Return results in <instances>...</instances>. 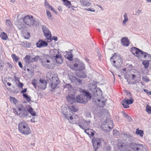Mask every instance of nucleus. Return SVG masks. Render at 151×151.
I'll list each match as a JSON object with an SVG mask.
<instances>
[{
    "instance_id": "nucleus-35",
    "label": "nucleus",
    "mask_w": 151,
    "mask_h": 151,
    "mask_svg": "<svg viewBox=\"0 0 151 151\" xmlns=\"http://www.w3.org/2000/svg\"><path fill=\"white\" fill-rule=\"evenodd\" d=\"M69 108L70 110L74 112H77L78 110L76 106L74 105H72L71 106H70Z\"/></svg>"
},
{
    "instance_id": "nucleus-26",
    "label": "nucleus",
    "mask_w": 151,
    "mask_h": 151,
    "mask_svg": "<svg viewBox=\"0 0 151 151\" xmlns=\"http://www.w3.org/2000/svg\"><path fill=\"white\" fill-rule=\"evenodd\" d=\"M55 59L56 62L58 63L61 64L63 62V59L60 54L55 57Z\"/></svg>"
},
{
    "instance_id": "nucleus-58",
    "label": "nucleus",
    "mask_w": 151,
    "mask_h": 151,
    "mask_svg": "<svg viewBox=\"0 0 151 151\" xmlns=\"http://www.w3.org/2000/svg\"><path fill=\"white\" fill-rule=\"evenodd\" d=\"M75 119H76V122L77 123L78 122L79 120V118L78 116L76 115L75 116Z\"/></svg>"
},
{
    "instance_id": "nucleus-42",
    "label": "nucleus",
    "mask_w": 151,
    "mask_h": 151,
    "mask_svg": "<svg viewBox=\"0 0 151 151\" xmlns=\"http://www.w3.org/2000/svg\"><path fill=\"white\" fill-rule=\"evenodd\" d=\"M6 23L7 25L10 27H12V24L9 20L7 19L6 21Z\"/></svg>"
},
{
    "instance_id": "nucleus-40",
    "label": "nucleus",
    "mask_w": 151,
    "mask_h": 151,
    "mask_svg": "<svg viewBox=\"0 0 151 151\" xmlns=\"http://www.w3.org/2000/svg\"><path fill=\"white\" fill-rule=\"evenodd\" d=\"M146 112L149 114H151V106L149 105H147L146 106Z\"/></svg>"
},
{
    "instance_id": "nucleus-44",
    "label": "nucleus",
    "mask_w": 151,
    "mask_h": 151,
    "mask_svg": "<svg viewBox=\"0 0 151 151\" xmlns=\"http://www.w3.org/2000/svg\"><path fill=\"white\" fill-rule=\"evenodd\" d=\"M142 78L144 81L146 82H148L150 81L149 78L146 76H142Z\"/></svg>"
},
{
    "instance_id": "nucleus-39",
    "label": "nucleus",
    "mask_w": 151,
    "mask_h": 151,
    "mask_svg": "<svg viewBox=\"0 0 151 151\" xmlns=\"http://www.w3.org/2000/svg\"><path fill=\"white\" fill-rule=\"evenodd\" d=\"M45 6L47 8H49V9H51V10H53V8L52 6H50L49 4L46 1H45Z\"/></svg>"
},
{
    "instance_id": "nucleus-16",
    "label": "nucleus",
    "mask_w": 151,
    "mask_h": 151,
    "mask_svg": "<svg viewBox=\"0 0 151 151\" xmlns=\"http://www.w3.org/2000/svg\"><path fill=\"white\" fill-rule=\"evenodd\" d=\"M78 123L79 127L82 129H84V132L89 136H93L94 135L93 131L92 129H85V128L82 127L80 122Z\"/></svg>"
},
{
    "instance_id": "nucleus-14",
    "label": "nucleus",
    "mask_w": 151,
    "mask_h": 151,
    "mask_svg": "<svg viewBox=\"0 0 151 151\" xmlns=\"http://www.w3.org/2000/svg\"><path fill=\"white\" fill-rule=\"evenodd\" d=\"M68 76L71 82L76 85H79L82 84V81L80 78H77L75 76L70 74H68Z\"/></svg>"
},
{
    "instance_id": "nucleus-30",
    "label": "nucleus",
    "mask_w": 151,
    "mask_h": 151,
    "mask_svg": "<svg viewBox=\"0 0 151 151\" xmlns=\"http://www.w3.org/2000/svg\"><path fill=\"white\" fill-rule=\"evenodd\" d=\"M1 38L3 40H6L8 38L7 34L4 32H2L0 34Z\"/></svg>"
},
{
    "instance_id": "nucleus-31",
    "label": "nucleus",
    "mask_w": 151,
    "mask_h": 151,
    "mask_svg": "<svg viewBox=\"0 0 151 151\" xmlns=\"http://www.w3.org/2000/svg\"><path fill=\"white\" fill-rule=\"evenodd\" d=\"M97 101L98 102L97 104L100 107H103L105 105V103L106 101H101L100 99H97Z\"/></svg>"
},
{
    "instance_id": "nucleus-20",
    "label": "nucleus",
    "mask_w": 151,
    "mask_h": 151,
    "mask_svg": "<svg viewBox=\"0 0 151 151\" xmlns=\"http://www.w3.org/2000/svg\"><path fill=\"white\" fill-rule=\"evenodd\" d=\"M141 57V59H140V60H142V59H146L149 61L151 60V55L147 52L143 51V53H142Z\"/></svg>"
},
{
    "instance_id": "nucleus-62",
    "label": "nucleus",
    "mask_w": 151,
    "mask_h": 151,
    "mask_svg": "<svg viewBox=\"0 0 151 151\" xmlns=\"http://www.w3.org/2000/svg\"><path fill=\"white\" fill-rule=\"evenodd\" d=\"M52 40H54L55 41H57L58 40V37L56 36H53L52 38Z\"/></svg>"
},
{
    "instance_id": "nucleus-47",
    "label": "nucleus",
    "mask_w": 151,
    "mask_h": 151,
    "mask_svg": "<svg viewBox=\"0 0 151 151\" xmlns=\"http://www.w3.org/2000/svg\"><path fill=\"white\" fill-rule=\"evenodd\" d=\"M30 34L29 32H27V34L24 36V38L25 39H28L30 37Z\"/></svg>"
},
{
    "instance_id": "nucleus-12",
    "label": "nucleus",
    "mask_w": 151,
    "mask_h": 151,
    "mask_svg": "<svg viewBox=\"0 0 151 151\" xmlns=\"http://www.w3.org/2000/svg\"><path fill=\"white\" fill-rule=\"evenodd\" d=\"M50 81L51 82V87L53 89H55L59 83V78L56 76L52 77Z\"/></svg>"
},
{
    "instance_id": "nucleus-61",
    "label": "nucleus",
    "mask_w": 151,
    "mask_h": 151,
    "mask_svg": "<svg viewBox=\"0 0 151 151\" xmlns=\"http://www.w3.org/2000/svg\"><path fill=\"white\" fill-rule=\"evenodd\" d=\"M30 114L33 116H35L36 115V113L33 110L32 112L30 113Z\"/></svg>"
},
{
    "instance_id": "nucleus-3",
    "label": "nucleus",
    "mask_w": 151,
    "mask_h": 151,
    "mask_svg": "<svg viewBox=\"0 0 151 151\" xmlns=\"http://www.w3.org/2000/svg\"><path fill=\"white\" fill-rule=\"evenodd\" d=\"M42 64L46 68L50 69L52 65L55 64L54 59L49 55H46L43 59L42 62Z\"/></svg>"
},
{
    "instance_id": "nucleus-8",
    "label": "nucleus",
    "mask_w": 151,
    "mask_h": 151,
    "mask_svg": "<svg viewBox=\"0 0 151 151\" xmlns=\"http://www.w3.org/2000/svg\"><path fill=\"white\" fill-rule=\"evenodd\" d=\"M40 56L38 55L33 58L30 56L27 55L24 58V60L26 64L28 65L30 63L37 61L40 59Z\"/></svg>"
},
{
    "instance_id": "nucleus-57",
    "label": "nucleus",
    "mask_w": 151,
    "mask_h": 151,
    "mask_svg": "<svg viewBox=\"0 0 151 151\" xmlns=\"http://www.w3.org/2000/svg\"><path fill=\"white\" fill-rule=\"evenodd\" d=\"M18 65H19V67L21 68H23V65H22V63H21V62L19 61V63H18Z\"/></svg>"
},
{
    "instance_id": "nucleus-21",
    "label": "nucleus",
    "mask_w": 151,
    "mask_h": 151,
    "mask_svg": "<svg viewBox=\"0 0 151 151\" xmlns=\"http://www.w3.org/2000/svg\"><path fill=\"white\" fill-rule=\"evenodd\" d=\"M121 42L122 44L124 46H128L129 44V40L126 37L122 38L121 39Z\"/></svg>"
},
{
    "instance_id": "nucleus-17",
    "label": "nucleus",
    "mask_w": 151,
    "mask_h": 151,
    "mask_svg": "<svg viewBox=\"0 0 151 151\" xmlns=\"http://www.w3.org/2000/svg\"><path fill=\"white\" fill-rule=\"evenodd\" d=\"M40 82L38 84V86L39 89L41 90H44L46 88L47 82L45 80H40Z\"/></svg>"
},
{
    "instance_id": "nucleus-54",
    "label": "nucleus",
    "mask_w": 151,
    "mask_h": 151,
    "mask_svg": "<svg viewBox=\"0 0 151 151\" xmlns=\"http://www.w3.org/2000/svg\"><path fill=\"white\" fill-rule=\"evenodd\" d=\"M19 83V84L18 85V86L19 87H20L22 88V89L23 88V84L22 83H21L19 81V82H18Z\"/></svg>"
},
{
    "instance_id": "nucleus-49",
    "label": "nucleus",
    "mask_w": 151,
    "mask_h": 151,
    "mask_svg": "<svg viewBox=\"0 0 151 151\" xmlns=\"http://www.w3.org/2000/svg\"><path fill=\"white\" fill-rule=\"evenodd\" d=\"M85 9L87 11H89L91 12H95L96 11L94 9H90L89 8L86 9Z\"/></svg>"
},
{
    "instance_id": "nucleus-46",
    "label": "nucleus",
    "mask_w": 151,
    "mask_h": 151,
    "mask_svg": "<svg viewBox=\"0 0 151 151\" xmlns=\"http://www.w3.org/2000/svg\"><path fill=\"white\" fill-rule=\"evenodd\" d=\"M46 13L48 18L50 19H52L53 18V17L51 15V14L50 13V12L48 11H47Z\"/></svg>"
},
{
    "instance_id": "nucleus-43",
    "label": "nucleus",
    "mask_w": 151,
    "mask_h": 151,
    "mask_svg": "<svg viewBox=\"0 0 151 151\" xmlns=\"http://www.w3.org/2000/svg\"><path fill=\"white\" fill-rule=\"evenodd\" d=\"M37 81L35 79H34L32 82V84L34 86L35 88H36L37 85Z\"/></svg>"
},
{
    "instance_id": "nucleus-38",
    "label": "nucleus",
    "mask_w": 151,
    "mask_h": 151,
    "mask_svg": "<svg viewBox=\"0 0 151 151\" xmlns=\"http://www.w3.org/2000/svg\"><path fill=\"white\" fill-rule=\"evenodd\" d=\"M149 61L146 60L143 61L142 62V64L144 65L145 68H147L149 65Z\"/></svg>"
},
{
    "instance_id": "nucleus-36",
    "label": "nucleus",
    "mask_w": 151,
    "mask_h": 151,
    "mask_svg": "<svg viewBox=\"0 0 151 151\" xmlns=\"http://www.w3.org/2000/svg\"><path fill=\"white\" fill-rule=\"evenodd\" d=\"M64 88L67 89L69 90H71L72 89V86L69 84H67L63 86Z\"/></svg>"
},
{
    "instance_id": "nucleus-1",
    "label": "nucleus",
    "mask_w": 151,
    "mask_h": 151,
    "mask_svg": "<svg viewBox=\"0 0 151 151\" xmlns=\"http://www.w3.org/2000/svg\"><path fill=\"white\" fill-rule=\"evenodd\" d=\"M80 91L82 94L76 97V101L82 104L86 103L88 100L91 98V94L85 90L80 89Z\"/></svg>"
},
{
    "instance_id": "nucleus-27",
    "label": "nucleus",
    "mask_w": 151,
    "mask_h": 151,
    "mask_svg": "<svg viewBox=\"0 0 151 151\" xmlns=\"http://www.w3.org/2000/svg\"><path fill=\"white\" fill-rule=\"evenodd\" d=\"M21 45L23 47L26 48L30 47L31 46L30 43L27 41L22 42Z\"/></svg>"
},
{
    "instance_id": "nucleus-41",
    "label": "nucleus",
    "mask_w": 151,
    "mask_h": 151,
    "mask_svg": "<svg viewBox=\"0 0 151 151\" xmlns=\"http://www.w3.org/2000/svg\"><path fill=\"white\" fill-rule=\"evenodd\" d=\"M9 98L10 101L12 103H13L15 104L17 103V100L15 98L10 96Z\"/></svg>"
},
{
    "instance_id": "nucleus-64",
    "label": "nucleus",
    "mask_w": 151,
    "mask_h": 151,
    "mask_svg": "<svg viewBox=\"0 0 151 151\" xmlns=\"http://www.w3.org/2000/svg\"><path fill=\"white\" fill-rule=\"evenodd\" d=\"M136 77V76L134 74H132V75L131 78L132 79L134 80L135 79Z\"/></svg>"
},
{
    "instance_id": "nucleus-33",
    "label": "nucleus",
    "mask_w": 151,
    "mask_h": 151,
    "mask_svg": "<svg viewBox=\"0 0 151 151\" xmlns=\"http://www.w3.org/2000/svg\"><path fill=\"white\" fill-rule=\"evenodd\" d=\"M136 133L137 135H139L141 137H142L144 134L143 131L141 130H139L138 129H137L136 130Z\"/></svg>"
},
{
    "instance_id": "nucleus-4",
    "label": "nucleus",
    "mask_w": 151,
    "mask_h": 151,
    "mask_svg": "<svg viewBox=\"0 0 151 151\" xmlns=\"http://www.w3.org/2000/svg\"><path fill=\"white\" fill-rule=\"evenodd\" d=\"M110 60L113 66L116 68H120L123 63L122 58L119 56H117L116 53L114 55L110 58Z\"/></svg>"
},
{
    "instance_id": "nucleus-56",
    "label": "nucleus",
    "mask_w": 151,
    "mask_h": 151,
    "mask_svg": "<svg viewBox=\"0 0 151 151\" xmlns=\"http://www.w3.org/2000/svg\"><path fill=\"white\" fill-rule=\"evenodd\" d=\"M26 99L28 102H29L31 101V99L30 97L28 96L26 98Z\"/></svg>"
},
{
    "instance_id": "nucleus-18",
    "label": "nucleus",
    "mask_w": 151,
    "mask_h": 151,
    "mask_svg": "<svg viewBox=\"0 0 151 151\" xmlns=\"http://www.w3.org/2000/svg\"><path fill=\"white\" fill-rule=\"evenodd\" d=\"M36 45L37 47L41 48L42 47H45L47 46L48 44L47 42L41 40H40L37 42Z\"/></svg>"
},
{
    "instance_id": "nucleus-32",
    "label": "nucleus",
    "mask_w": 151,
    "mask_h": 151,
    "mask_svg": "<svg viewBox=\"0 0 151 151\" xmlns=\"http://www.w3.org/2000/svg\"><path fill=\"white\" fill-rule=\"evenodd\" d=\"M85 69L84 63L83 62L80 63L79 64L78 69L77 70H82Z\"/></svg>"
},
{
    "instance_id": "nucleus-23",
    "label": "nucleus",
    "mask_w": 151,
    "mask_h": 151,
    "mask_svg": "<svg viewBox=\"0 0 151 151\" xmlns=\"http://www.w3.org/2000/svg\"><path fill=\"white\" fill-rule=\"evenodd\" d=\"M91 0H80L81 4L84 6H89L91 5Z\"/></svg>"
},
{
    "instance_id": "nucleus-29",
    "label": "nucleus",
    "mask_w": 151,
    "mask_h": 151,
    "mask_svg": "<svg viewBox=\"0 0 151 151\" xmlns=\"http://www.w3.org/2000/svg\"><path fill=\"white\" fill-rule=\"evenodd\" d=\"M124 19L122 21V24L123 25H125L126 22H127L129 20L127 14V13H125L124 15Z\"/></svg>"
},
{
    "instance_id": "nucleus-7",
    "label": "nucleus",
    "mask_w": 151,
    "mask_h": 151,
    "mask_svg": "<svg viewBox=\"0 0 151 151\" xmlns=\"http://www.w3.org/2000/svg\"><path fill=\"white\" fill-rule=\"evenodd\" d=\"M23 20L26 24L30 27L33 26L35 22L33 17L30 15L25 16L24 17Z\"/></svg>"
},
{
    "instance_id": "nucleus-53",
    "label": "nucleus",
    "mask_w": 151,
    "mask_h": 151,
    "mask_svg": "<svg viewBox=\"0 0 151 151\" xmlns=\"http://www.w3.org/2000/svg\"><path fill=\"white\" fill-rule=\"evenodd\" d=\"M126 118L128 119L129 122H131L132 121V119L129 116H128Z\"/></svg>"
},
{
    "instance_id": "nucleus-52",
    "label": "nucleus",
    "mask_w": 151,
    "mask_h": 151,
    "mask_svg": "<svg viewBox=\"0 0 151 151\" xmlns=\"http://www.w3.org/2000/svg\"><path fill=\"white\" fill-rule=\"evenodd\" d=\"M119 133L118 131L116 130H114V134L115 135L117 136L119 135Z\"/></svg>"
},
{
    "instance_id": "nucleus-24",
    "label": "nucleus",
    "mask_w": 151,
    "mask_h": 151,
    "mask_svg": "<svg viewBox=\"0 0 151 151\" xmlns=\"http://www.w3.org/2000/svg\"><path fill=\"white\" fill-rule=\"evenodd\" d=\"M67 98L68 102L71 104L75 103L76 101V99L75 100V96L73 95L68 96Z\"/></svg>"
},
{
    "instance_id": "nucleus-50",
    "label": "nucleus",
    "mask_w": 151,
    "mask_h": 151,
    "mask_svg": "<svg viewBox=\"0 0 151 151\" xmlns=\"http://www.w3.org/2000/svg\"><path fill=\"white\" fill-rule=\"evenodd\" d=\"M144 91L145 93H147V94L151 95V91H149L147 89H144Z\"/></svg>"
},
{
    "instance_id": "nucleus-5",
    "label": "nucleus",
    "mask_w": 151,
    "mask_h": 151,
    "mask_svg": "<svg viewBox=\"0 0 151 151\" xmlns=\"http://www.w3.org/2000/svg\"><path fill=\"white\" fill-rule=\"evenodd\" d=\"M113 127V121L109 119H107L101 125L102 130L105 132H108Z\"/></svg>"
},
{
    "instance_id": "nucleus-60",
    "label": "nucleus",
    "mask_w": 151,
    "mask_h": 151,
    "mask_svg": "<svg viewBox=\"0 0 151 151\" xmlns=\"http://www.w3.org/2000/svg\"><path fill=\"white\" fill-rule=\"evenodd\" d=\"M27 91V88H25L23 89L22 91L21 92V93H24L26 92Z\"/></svg>"
},
{
    "instance_id": "nucleus-55",
    "label": "nucleus",
    "mask_w": 151,
    "mask_h": 151,
    "mask_svg": "<svg viewBox=\"0 0 151 151\" xmlns=\"http://www.w3.org/2000/svg\"><path fill=\"white\" fill-rule=\"evenodd\" d=\"M73 57V55L70 53V55H69V57H68V58L69 59V60H72Z\"/></svg>"
},
{
    "instance_id": "nucleus-6",
    "label": "nucleus",
    "mask_w": 151,
    "mask_h": 151,
    "mask_svg": "<svg viewBox=\"0 0 151 151\" xmlns=\"http://www.w3.org/2000/svg\"><path fill=\"white\" fill-rule=\"evenodd\" d=\"M17 108V110L15 111V112L17 115L22 118L26 117L28 115V112L23 105L22 104H19Z\"/></svg>"
},
{
    "instance_id": "nucleus-59",
    "label": "nucleus",
    "mask_w": 151,
    "mask_h": 151,
    "mask_svg": "<svg viewBox=\"0 0 151 151\" xmlns=\"http://www.w3.org/2000/svg\"><path fill=\"white\" fill-rule=\"evenodd\" d=\"M14 78H15V79L18 82H19V78H18L16 76H14Z\"/></svg>"
},
{
    "instance_id": "nucleus-11",
    "label": "nucleus",
    "mask_w": 151,
    "mask_h": 151,
    "mask_svg": "<svg viewBox=\"0 0 151 151\" xmlns=\"http://www.w3.org/2000/svg\"><path fill=\"white\" fill-rule=\"evenodd\" d=\"M92 143L95 151H97L101 145V140L98 138L94 137L92 139Z\"/></svg>"
},
{
    "instance_id": "nucleus-48",
    "label": "nucleus",
    "mask_w": 151,
    "mask_h": 151,
    "mask_svg": "<svg viewBox=\"0 0 151 151\" xmlns=\"http://www.w3.org/2000/svg\"><path fill=\"white\" fill-rule=\"evenodd\" d=\"M28 111L29 113H31L33 111V109L31 107H29V108H27Z\"/></svg>"
},
{
    "instance_id": "nucleus-13",
    "label": "nucleus",
    "mask_w": 151,
    "mask_h": 151,
    "mask_svg": "<svg viewBox=\"0 0 151 151\" xmlns=\"http://www.w3.org/2000/svg\"><path fill=\"white\" fill-rule=\"evenodd\" d=\"M41 27L45 37L48 40H50L51 35L48 29L44 25H42Z\"/></svg>"
},
{
    "instance_id": "nucleus-25",
    "label": "nucleus",
    "mask_w": 151,
    "mask_h": 151,
    "mask_svg": "<svg viewBox=\"0 0 151 151\" xmlns=\"http://www.w3.org/2000/svg\"><path fill=\"white\" fill-rule=\"evenodd\" d=\"M76 76L79 77L85 78L86 77V75L81 70H76Z\"/></svg>"
},
{
    "instance_id": "nucleus-28",
    "label": "nucleus",
    "mask_w": 151,
    "mask_h": 151,
    "mask_svg": "<svg viewBox=\"0 0 151 151\" xmlns=\"http://www.w3.org/2000/svg\"><path fill=\"white\" fill-rule=\"evenodd\" d=\"M81 122L83 123L82 125H81L83 127H84L85 128H86L89 125L91 122L90 121H87L84 120H82Z\"/></svg>"
},
{
    "instance_id": "nucleus-10",
    "label": "nucleus",
    "mask_w": 151,
    "mask_h": 151,
    "mask_svg": "<svg viewBox=\"0 0 151 151\" xmlns=\"http://www.w3.org/2000/svg\"><path fill=\"white\" fill-rule=\"evenodd\" d=\"M131 51L139 59H141V55L143 53V51L136 47H132L131 49Z\"/></svg>"
},
{
    "instance_id": "nucleus-2",
    "label": "nucleus",
    "mask_w": 151,
    "mask_h": 151,
    "mask_svg": "<svg viewBox=\"0 0 151 151\" xmlns=\"http://www.w3.org/2000/svg\"><path fill=\"white\" fill-rule=\"evenodd\" d=\"M19 132L22 134L28 135L31 132L27 124L25 122H21L18 126Z\"/></svg>"
},
{
    "instance_id": "nucleus-19",
    "label": "nucleus",
    "mask_w": 151,
    "mask_h": 151,
    "mask_svg": "<svg viewBox=\"0 0 151 151\" xmlns=\"http://www.w3.org/2000/svg\"><path fill=\"white\" fill-rule=\"evenodd\" d=\"M61 110L62 112L65 116V117L68 120H69L68 116H69V113L70 112L69 109L66 107H62Z\"/></svg>"
},
{
    "instance_id": "nucleus-9",
    "label": "nucleus",
    "mask_w": 151,
    "mask_h": 151,
    "mask_svg": "<svg viewBox=\"0 0 151 151\" xmlns=\"http://www.w3.org/2000/svg\"><path fill=\"white\" fill-rule=\"evenodd\" d=\"M129 145L130 148L134 151H140L144 147L142 145L134 142H130Z\"/></svg>"
},
{
    "instance_id": "nucleus-22",
    "label": "nucleus",
    "mask_w": 151,
    "mask_h": 151,
    "mask_svg": "<svg viewBox=\"0 0 151 151\" xmlns=\"http://www.w3.org/2000/svg\"><path fill=\"white\" fill-rule=\"evenodd\" d=\"M50 53L51 56L55 58L60 54L59 52L56 49L51 50Z\"/></svg>"
},
{
    "instance_id": "nucleus-51",
    "label": "nucleus",
    "mask_w": 151,
    "mask_h": 151,
    "mask_svg": "<svg viewBox=\"0 0 151 151\" xmlns=\"http://www.w3.org/2000/svg\"><path fill=\"white\" fill-rule=\"evenodd\" d=\"M141 12V10H138L136 12V13L135 15H136L138 16L140 13Z\"/></svg>"
},
{
    "instance_id": "nucleus-45",
    "label": "nucleus",
    "mask_w": 151,
    "mask_h": 151,
    "mask_svg": "<svg viewBox=\"0 0 151 151\" xmlns=\"http://www.w3.org/2000/svg\"><path fill=\"white\" fill-rule=\"evenodd\" d=\"M12 57L16 62H17L18 61L19 58L15 54H13L12 55Z\"/></svg>"
},
{
    "instance_id": "nucleus-34",
    "label": "nucleus",
    "mask_w": 151,
    "mask_h": 151,
    "mask_svg": "<svg viewBox=\"0 0 151 151\" xmlns=\"http://www.w3.org/2000/svg\"><path fill=\"white\" fill-rule=\"evenodd\" d=\"M126 146L124 143H122L119 145V148L120 150L122 151H124V149L126 148Z\"/></svg>"
},
{
    "instance_id": "nucleus-37",
    "label": "nucleus",
    "mask_w": 151,
    "mask_h": 151,
    "mask_svg": "<svg viewBox=\"0 0 151 151\" xmlns=\"http://www.w3.org/2000/svg\"><path fill=\"white\" fill-rule=\"evenodd\" d=\"M63 1L64 2V5L66 6H68V8H70V5L71 4V3L70 1L67 0H63Z\"/></svg>"
},
{
    "instance_id": "nucleus-63",
    "label": "nucleus",
    "mask_w": 151,
    "mask_h": 151,
    "mask_svg": "<svg viewBox=\"0 0 151 151\" xmlns=\"http://www.w3.org/2000/svg\"><path fill=\"white\" fill-rule=\"evenodd\" d=\"M123 114L124 117V118H126L128 116L127 114L125 112H123Z\"/></svg>"
},
{
    "instance_id": "nucleus-15",
    "label": "nucleus",
    "mask_w": 151,
    "mask_h": 151,
    "mask_svg": "<svg viewBox=\"0 0 151 151\" xmlns=\"http://www.w3.org/2000/svg\"><path fill=\"white\" fill-rule=\"evenodd\" d=\"M130 99H124L123 100L122 104L124 108H129V106L128 105L132 104L133 103L134 101V99L131 97H130Z\"/></svg>"
}]
</instances>
